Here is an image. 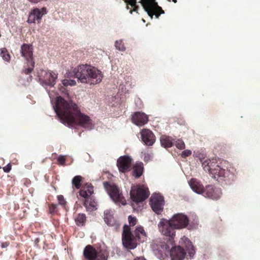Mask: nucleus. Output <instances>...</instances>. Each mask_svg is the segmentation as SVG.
<instances>
[{
  "instance_id": "2f4dec72",
  "label": "nucleus",
  "mask_w": 260,
  "mask_h": 260,
  "mask_svg": "<svg viewBox=\"0 0 260 260\" xmlns=\"http://www.w3.org/2000/svg\"><path fill=\"white\" fill-rule=\"evenodd\" d=\"M199 225V220L197 216L195 215L193 216V220L192 221H190V223L189 222V224L188 225V229L189 230L191 229H196L198 228Z\"/></svg>"
},
{
  "instance_id": "2eb2a0df",
  "label": "nucleus",
  "mask_w": 260,
  "mask_h": 260,
  "mask_svg": "<svg viewBox=\"0 0 260 260\" xmlns=\"http://www.w3.org/2000/svg\"><path fill=\"white\" fill-rule=\"evenodd\" d=\"M202 195L205 198L216 200L221 197L222 191L220 188L208 185L205 187Z\"/></svg>"
},
{
  "instance_id": "f704fd0d",
  "label": "nucleus",
  "mask_w": 260,
  "mask_h": 260,
  "mask_svg": "<svg viewBox=\"0 0 260 260\" xmlns=\"http://www.w3.org/2000/svg\"><path fill=\"white\" fill-rule=\"evenodd\" d=\"M175 146L179 149H184L185 147L184 142L181 139H178L175 142Z\"/></svg>"
},
{
  "instance_id": "8fccbe9b",
  "label": "nucleus",
  "mask_w": 260,
  "mask_h": 260,
  "mask_svg": "<svg viewBox=\"0 0 260 260\" xmlns=\"http://www.w3.org/2000/svg\"><path fill=\"white\" fill-rule=\"evenodd\" d=\"M173 1L174 2V3H176L177 1L176 0H173Z\"/></svg>"
},
{
  "instance_id": "a878e982",
  "label": "nucleus",
  "mask_w": 260,
  "mask_h": 260,
  "mask_svg": "<svg viewBox=\"0 0 260 260\" xmlns=\"http://www.w3.org/2000/svg\"><path fill=\"white\" fill-rule=\"evenodd\" d=\"M143 171V166L142 163H138L136 164L134 167L133 169L134 175L136 177L139 178L142 175Z\"/></svg>"
},
{
  "instance_id": "7c9ffc66",
  "label": "nucleus",
  "mask_w": 260,
  "mask_h": 260,
  "mask_svg": "<svg viewBox=\"0 0 260 260\" xmlns=\"http://www.w3.org/2000/svg\"><path fill=\"white\" fill-rule=\"evenodd\" d=\"M115 47L116 48V49L121 52H124L126 50V48L123 42V40L121 39L116 40L115 42Z\"/></svg>"
},
{
  "instance_id": "4c0bfd02",
  "label": "nucleus",
  "mask_w": 260,
  "mask_h": 260,
  "mask_svg": "<svg viewBox=\"0 0 260 260\" xmlns=\"http://www.w3.org/2000/svg\"><path fill=\"white\" fill-rule=\"evenodd\" d=\"M128 222L129 223V225L134 226L137 222V219L135 217H132V216H129L128 218Z\"/></svg>"
},
{
  "instance_id": "09e8293b",
  "label": "nucleus",
  "mask_w": 260,
  "mask_h": 260,
  "mask_svg": "<svg viewBox=\"0 0 260 260\" xmlns=\"http://www.w3.org/2000/svg\"><path fill=\"white\" fill-rule=\"evenodd\" d=\"M135 260H146L143 257H140L137 258H136Z\"/></svg>"
},
{
  "instance_id": "6ab92c4d",
  "label": "nucleus",
  "mask_w": 260,
  "mask_h": 260,
  "mask_svg": "<svg viewBox=\"0 0 260 260\" xmlns=\"http://www.w3.org/2000/svg\"><path fill=\"white\" fill-rule=\"evenodd\" d=\"M179 246L182 248L184 247L188 252L190 257H192L195 253V250L190 240L186 236L182 237L179 241Z\"/></svg>"
},
{
  "instance_id": "7ed1b4c3",
  "label": "nucleus",
  "mask_w": 260,
  "mask_h": 260,
  "mask_svg": "<svg viewBox=\"0 0 260 260\" xmlns=\"http://www.w3.org/2000/svg\"><path fill=\"white\" fill-rule=\"evenodd\" d=\"M200 161L204 170L218 182L229 180L233 177L232 173L221 167L220 162L216 158H204Z\"/></svg>"
},
{
  "instance_id": "e433bc0d",
  "label": "nucleus",
  "mask_w": 260,
  "mask_h": 260,
  "mask_svg": "<svg viewBox=\"0 0 260 260\" xmlns=\"http://www.w3.org/2000/svg\"><path fill=\"white\" fill-rule=\"evenodd\" d=\"M141 157L143 159V160L147 162L151 159L152 156L150 154L145 152V153H142Z\"/></svg>"
},
{
  "instance_id": "9b49d317",
  "label": "nucleus",
  "mask_w": 260,
  "mask_h": 260,
  "mask_svg": "<svg viewBox=\"0 0 260 260\" xmlns=\"http://www.w3.org/2000/svg\"><path fill=\"white\" fill-rule=\"evenodd\" d=\"M103 184L105 188L107 190L109 196L113 201L123 205L126 204L125 200L123 198L122 194L120 193L119 190L116 185H111L108 182H105Z\"/></svg>"
},
{
  "instance_id": "473e14b6",
  "label": "nucleus",
  "mask_w": 260,
  "mask_h": 260,
  "mask_svg": "<svg viewBox=\"0 0 260 260\" xmlns=\"http://www.w3.org/2000/svg\"><path fill=\"white\" fill-rule=\"evenodd\" d=\"M82 180V177L81 176H76L72 180V184L76 188L79 189L81 186V182Z\"/></svg>"
},
{
  "instance_id": "a211bd4d",
  "label": "nucleus",
  "mask_w": 260,
  "mask_h": 260,
  "mask_svg": "<svg viewBox=\"0 0 260 260\" xmlns=\"http://www.w3.org/2000/svg\"><path fill=\"white\" fill-rule=\"evenodd\" d=\"M47 13V11L45 7H43L41 9L35 8L30 13L27 22L31 23L35 22L36 21L40 20Z\"/></svg>"
},
{
  "instance_id": "0eeeda50",
  "label": "nucleus",
  "mask_w": 260,
  "mask_h": 260,
  "mask_svg": "<svg viewBox=\"0 0 260 260\" xmlns=\"http://www.w3.org/2000/svg\"><path fill=\"white\" fill-rule=\"evenodd\" d=\"M130 196L133 202L138 203L146 200L149 196V192L146 186L137 185L132 187Z\"/></svg>"
},
{
  "instance_id": "f257e3e1",
  "label": "nucleus",
  "mask_w": 260,
  "mask_h": 260,
  "mask_svg": "<svg viewBox=\"0 0 260 260\" xmlns=\"http://www.w3.org/2000/svg\"><path fill=\"white\" fill-rule=\"evenodd\" d=\"M49 96L58 120L68 127L79 125L87 129H92L94 127L90 117L80 112L77 106L72 101H67L61 96H57L54 104L51 94Z\"/></svg>"
},
{
  "instance_id": "bb28decb",
  "label": "nucleus",
  "mask_w": 260,
  "mask_h": 260,
  "mask_svg": "<svg viewBox=\"0 0 260 260\" xmlns=\"http://www.w3.org/2000/svg\"><path fill=\"white\" fill-rule=\"evenodd\" d=\"M86 220V217L85 214L80 213L77 217L75 218L76 224L78 226H83L84 225Z\"/></svg>"
},
{
  "instance_id": "1a4fd4ad",
  "label": "nucleus",
  "mask_w": 260,
  "mask_h": 260,
  "mask_svg": "<svg viewBox=\"0 0 260 260\" xmlns=\"http://www.w3.org/2000/svg\"><path fill=\"white\" fill-rule=\"evenodd\" d=\"M139 3L141 4L144 11L147 12L151 19H152L154 14L157 18H158L159 14L155 13L159 12L160 14L164 13L161 8L158 6L155 0H140Z\"/></svg>"
},
{
  "instance_id": "39448f33",
  "label": "nucleus",
  "mask_w": 260,
  "mask_h": 260,
  "mask_svg": "<svg viewBox=\"0 0 260 260\" xmlns=\"http://www.w3.org/2000/svg\"><path fill=\"white\" fill-rule=\"evenodd\" d=\"M159 232L163 236L168 238L171 243H175L176 236V228L173 225L171 220L161 218L157 224Z\"/></svg>"
},
{
  "instance_id": "c756f323",
  "label": "nucleus",
  "mask_w": 260,
  "mask_h": 260,
  "mask_svg": "<svg viewBox=\"0 0 260 260\" xmlns=\"http://www.w3.org/2000/svg\"><path fill=\"white\" fill-rule=\"evenodd\" d=\"M84 206L85 207L90 211H93L96 209V204L94 201H89L87 200L84 202Z\"/></svg>"
},
{
  "instance_id": "c03bdc74",
  "label": "nucleus",
  "mask_w": 260,
  "mask_h": 260,
  "mask_svg": "<svg viewBox=\"0 0 260 260\" xmlns=\"http://www.w3.org/2000/svg\"><path fill=\"white\" fill-rule=\"evenodd\" d=\"M11 170V166L10 164L3 168V170L6 173H9Z\"/></svg>"
},
{
  "instance_id": "c9c22d12",
  "label": "nucleus",
  "mask_w": 260,
  "mask_h": 260,
  "mask_svg": "<svg viewBox=\"0 0 260 260\" xmlns=\"http://www.w3.org/2000/svg\"><path fill=\"white\" fill-rule=\"evenodd\" d=\"M128 90L126 89L125 85L120 84L119 87V93L120 95L122 93H128Z\"/></svg>"
},
{
  "instance_id": "37998d69",
  "label": "nucleus",
  "mask_w": 260,
  "mask_h": 260,
  "mask_svg": "<svg viewBox=\"0 0 260 260\" xmlns=\"http://www.w3.org/2000/svg\"><path fill=\"white\" fill-rule=\"evenodd\" d=\"M57 160L61 165H63L65 163V158L63 156L60 155L58 157Z\"/></svg>"
},
{
  "instance_id": "393cba45",
  "label": "nucleus",
  "mask_w": 260,
  "mask_h": 260,
  "mask_svg": "<svg viewBox=\"0 0 260 260\" xmlns=\"http://www.w3.org/2000/svg\"><path fill=\"white\" fill-rule=\"evenodd\" d=\"M160 142L161 146L165 148H170L173 145L172 139L165 135L160 137Z\"/></svg>"
},
{
  "instance_id": "a18cd8bd",
  "label": "nucleus",
  "mask_w": 260,
  "mask_h": 260,
  "mask_svg": "<svg viewBox=\"0 0 260 260\" xmlns=\"http://www.w3.org/2000/svg\"><path fill=\"white\" fill-rule=\"evenodd\" d=\"M57 205H52L49 207L50 212L51 214H53L56 212Z\"/></svg>"
},
{
  "instance_id": "ea45409f",
  "label": "nucleus",
  "mask_w": 260,
  "mask_h": 260,
  "mask_svg": "<svg viewBox=\"0 0 260 260\" xmlns=\"http://www.w3.org/2000/svg\"><path fill=\"white\" fill-rule=\"evenodd\" d=\"M191 154V150L186 149V150H184L182 152L181 156L182 157L185 158V157L190 155Z\"/></svg>"
},
{
  "instance_id": "ddd939ff",
  "label": "nucleus",
  "mask_w": 260,
  "mask_h": 260,
  "mask_svg": "<svg viewBox=\"0 0 260 260\" xmlns=\"http://www.w3.org/2000/svg\"><path fill=\"white\" fill-rule=\"evenodd\" d=\"M150 204L153 211L159 214L163 211L164 200L162 196L159 193H153L150 199Z\"/></svg>"
},
{
  "instance_id": "a19ab883",
  "label": "nucleus",
  "mask_w": 260,
  "mask_h": 260,
  "mask_svg": "<svg viewBox=\"0 0 260 260\" xmlns=\"http://www.w3.org/2000/svg\"><path fill=\"white\" fill-rule=\"evenodd\" d=\"M85 190L87 191L88 196H91L93 193V188L92 186L88 185L87 186Z\"/></svg>"
},
{
  "instance_id": "b1692460",
  "label": "nucleus",
  "mask_w": 260,
  "mask_h": 260,
  "mask_svg": "<svg viewBox=\"0 0 260 260\" xmlns=\"http://www.w3.org/2000/svg\"><path fill=\"white\" fill-rule=\"evenodd\" d=\"M134 234L141 242H144L147 237V234L141 226H138L134 231Z\"/></svg>"
},
{
  "instance_id": "f3484780",
  "label": "nucleus",
  "mask_w": 260,
  "mask_h": 260,
  "mask_svg": "<svg viewBox=\"0 0 260 260\" xmlns=\"http://www.w3.org/2000/svg\"><path fill=\"white\" fill-rule=\"evenodd\" d=\"M168 257L172 260H183L186 255L185 251L180 246H171L169 250Z\"/></svg>"
},
{
  "instance_id": "f8f14e48",
  "label": "nucleus",
  "mask_w": 260,
  "mask_h": 260,
  "mask_svg": "<svg viewBox=\"0 0 260 260\" xmlns=\"http://www.w3.org/2000/svg\"><path fill=\"white\" fill-rule=\"evenodd\" d=\"M122 244L124 247L128 249H134L137 245L136 238L132 234L128 225H124L122 235Z\"/></svg>"
},
{
  "instance_id": "aec40b11",
  "label": "nucleus",
  "mask_w": 260,
  "mask_h": 260,
  "mask_svg": "<svg viewBox=\"0 0 260 260\" xmlns=\"http://www.w3.org/2000/svg\"><path fill=\"white\" fill-rule=\"evenodd\" d=\"M141 135L142 141L146 145L152 146L155 141L154 134L149 129H142Z\"/></svg>"
},
{
  "instance_id": "6e6552de",
  "label": "nucleus",
  "mask_w": 260,
  "mask_h": 260,
  "mask_svg": "<svg viewBox=\"0 0 260 260\" xmlns=\"http://www.w3.org/2000/svg\"><path fill=\"white\" fill-rule=\"evenodd\" d=\"M38 76L42 86L53 87L56 82L57 74L54 72L41 70L38 72Z\"/></svg>"
},
{
  "instance_id": "72a5a7b5",
  "label": "nucleus",
  "mask_w": 260,
  "mask_h": 260,
  "mask_svg": "<svg viewBox=\"0 0 260 260\" xmlns=\"http://www.w3.org/2000/svg\"><path fill=\"white\" fill-rule=\"evenodd\" d=\"M61 83L64 86H75L76 84V81L73 79H65L62 80Z\"/></svg>"
},
{
  "instance_id": "de8ad7c7",
  "label": "nucleus",
  "mask_w": 260,
  "mask_h": 260,
  "mask_svg": "<svg viewBox=\"0 0 260 260\" xmlns=\"http://www.w3.org/2000/svg\"><path fill=\"white\" fill-rule=\"evenodd\" d=\"M8 246V243L7 242L2 244V247H3V248L6 247Z\"/></svg>"
},
{
  "instance_id": "c85d7f7f",
  "label": "nucleus",
  "mask_w": 260,
  "mask_h": 260,
  "mask_svg": "<svg viewBox=\"0 0 260 260\" xmlns=\"http://www.w3.org/2000/svg\"><path fill=\"white\" fill-rule=\"evenodd\" d=\"M124 2L127 4L126 8L129 9L128 5H131L134 8L133 10H131L129 13L132 14L133 11L137 12L138 9V6L137 5V0H123Z\"/></svg>"
},
{
  "instance_id": "20e7f679",
  "label": "nucleus",
  "mask_w": 260,
  "mask_h": 260,
  "mask_svg": "<svg viewBox=\"0 0 260 260\" xmlns=\"http://www.w3.org/2000/svg\"><path fill=\"white\" fill-rule=\"evenodd\" d=\"M175 243H171L169 240L165 238H157L151 243V247L154 254L159 258L168 257L171 247Z\"/></svg>"
},
{
  "instance_id": "4468645a",
  "label": "nucleus",
  "mask_w": 260,
  "mask_h": 260,
  "mask_svg": "<svg viewBox=\"0 0 260 260\" xmlns=\"http://www.w3.org/2000/svg\"><path fill=\"white\" fill-rule=\"evenodd\" d=\"M176 230H181L186 228L189 224L188 217L183 213H177L170 219Z\"/></svg>"
},
{
  "instance_id": "9d476101",
  "label": "nucleus",
  "mask_w": 260,
  "mask_h": 260,
  "mask_svg": "<svg viewBox=\"0 0 260 260\" xmlns=\"http://www.w3.org/2000/svg\"><path fill=\"white\" fill-rule=\"evenodd\" d=\"M21 53L27 61L28 68H26L24 72L25 74H28L33 70L35 62L32 59V48L31 45L24 44L21 47Z\"/></svg>"
},
{
  "instance_id": "49530a36",
  "label": "nucleus",
  "mask_w": 260,
  "mask_h": 260,
  "mask_svg": "<svg viewBox=\"0 0 260 260\" xmlns=\"http://www.w3.org/2000/svg\"><path fill=\"white\" fill-rule=\"evenodd\" d=\"M31 3L37 4L39 2V0H28Z\"/></svg>"
},
{
  "instance_id": "412c9836",
  "label": "nucleus",
  "mask_w": 260,
  "mask_h": 260,
  "mask_svg": "<svg viewBox=\"0 0 260 260\" xmlns=\"http://www.w3.org/2000/svg\"><path fill=\"white\" fill-rule=\"evenodd\" d=\"M132 120L135 124L141 126L147 123L148 116L143 112H137L132 115Z\"/></svg>"
},
{
  "instance_id": "4be33fe9",
  "label": "nucleus",
  "mask_w": 260,
  "mask_h": 260,
  "mask_svg": "<svg viewBox=\"0 0 260 260\" xmlns=\"http://www.w3.org/2000/svg\"><path fill=\"white\" fill-rule=\"evenodd\" d=\"M191 189L196 193L202 194L203 192L205 187L200 181L195 178H192L188 182Z\"/></svg>"
},
{
  "instance_id": "f03ea898",
  "label": "nucleus",
  "mask_w": 260,
  "mask_h": 260,
  "mask_svg": "<svg viewBox=\"0 0 260 260\" xmlns=\"http://www.w3.org/2000/svg\"><path fill=\"white\" fill-rule=\"evenodd\" d=\"M66 77H74L78 79V82L90 85L98 84L103 79V75L100 70L88 64L78 66L72 72L67 73Z\"/></svg>"
},
{
  "instance_id": "423d86ee",
  "label": "nucleus",
  "mask_w": 260,
  "mask_h": 260,
  "mask_svg": "<svg viewBox=\"0 0 260 260\" xmlns=\"http://www.w3.org/2000/svg\"><path fill=\"white\" fill-rule=\"evenodd\" d=\"M86 260H107L108 253L105 250H96L91 245L86 246L83 251Z\"/></svg>"
},
{
  "instance_id": "cd10ccee",
  "label": "nucleus",
  "mask_w": 260,
  "mask_h": 260,
  "mask_svg": "<svg viewBox=\"0 0 260 260\" xmlns=\"http://www.w3.org/2000/svg\"><path fill=\"white\" fill-rule=\"evenodd\" d=\"M0 57L6 62H9L10 60V55L5 48L0 49Z\"/></svg>"
},
{
  "instance_id": "5701e85b",
  "label": "nucleus",
  "mask_w": 260,
  "mask_h": 260,
  "mask_svg": "<svg viewBox=\"0 0 260 260\" xmlns=\"http://www.w3.org/2000/svg\"><path fill=\"white\" fill-rule=\"evenodd\" d=\"M104 220L107 225L117 229L119 227V224L113 217L110 211L107 210L104 212Z\"/></svg>"
},
{
  "instance_id": "79ce46f5",
  "label": "nucleus",
  "mask_w": 260,
  "mask_h": 260,
  "mask_svg": "<svg viewBox=\"0 0 260 260\" xmlns=\"http://www.w3.org/2000/svg\"><path fill=\"white\" fill-rule=\"evenodd\" d=\"M79 194L80 196H81L84 198H86L88 197H89L88 196V193H87V191L85 190V189H82V190H80Z\"/></svg>"
},
{
  "instance_id": "dca6fc26",
  "label": "nucleus",
  "mask_w": 260,
  "mask_h": 260,
  "mask_svg": "<svg viewBox=\"0 0 260 260\" xmlns=\"http://www.w3.org/2000/svg\"><path fill=\"white\" fill-rule=\"evenodd\" d=\"M132 158L128 155L120 156L117 161V166L119 171L122 173H125L129 170L132 165Z\"/></svg>"
},
{
  "instance_id": "58836bf2",
  "label": "nucleus",
  "mask_w": 260,
  "mask_h": 260,
  "mask_svg": "<svg viewBox=\"0 0 260 260\" xmlns=\"http://www.w3.org/2000/svg\"><path fill=\"white\" fill-rule=\"evenodd\" d=\"M57 200L60 205H64L66 203L64 197L61 195L57 196Z\"/></svg>"
}]
</instances>
